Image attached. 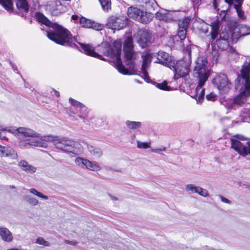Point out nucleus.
<instances>
[{"label":"nucleus","mask_w":250,"mask_h":250,"mask_svg":"<svg viewBox=\"0 0 250 250\" xmlns=\"http://www.w3.org/2000/svg\"><path fill=\"white\" fill-rule=\"evenodd\" d=\"M36 17L39 22L48 27H52L53 29V31L51 30L46 31V35L50 40L62 45L68 46L72 48H78L77 44L78 43L85 54L101 60L106 61V59L101 55L95 52L91 46L78 42L75 37H72L68 30L58 24L51 22L42 13L37 12Z\"/></svg>","instance_id":"nucleus-1"},{"label":"nucleus","mask_w":250,"mask_h":250,"mask_svg":"<svg viewBox=\"0 0 250 250\" xmlns=\"http://www.w3.org/2000/svg\"><path fill=\"white\" fill-rule=\"evenodd\" d=\"M207 63L208 61L206 57L199 56L196 60L193 72L194 77L199 79V83L192 97L200 103L203 101L205 95V90L203 86L209 75V70L207 67Z\"/></svg>","instance_id":"nucleus-2"},{"label":"nucleus","mask_w":250,"mask_h":250,"mask_svg":"<svg viewBox=\"0 0 250 250\" xmlns=\"http://www.w3.org/2000/svg\"><path fill=\"white\" fill-rule=\"evenodd\" d=\"M250 62H246L241 69L242 77L239 82L244 84V89L238 94L234 99L226 101L227 108H233L235 106L241 105L247 102V98L250 95Z\"/></svg>","instance_id":"nucleus-3"},{"label":"nucleus","mask_w":250,"mask_h":250,"mask_svg":"<svg viewBox=\"0 0 250 250\" xmlns=\"http://www.w3.org/2000/svg\"><path fill=\"white\" fill-rule=\"evenodd\" d=\"M122 43L120 41H115L111 46L108 42H102L98 47V51L111 59H115V66L118 71L124 75L128 74V71L123 65L120 58Z\"/></svg>","instance_id":"nucleus-4"},{"label":"nucleus","mask_w":250,"mask_h":250,"mask_svg":"<svg viewBox=\"0 0 250 250\" xmlns=\"http://www.w3.org/2000/svg\"><path fill=\"white\" fill-rule=\"evenodd\" d=\"M41 141L46 143V142H52L56 148L67 153H72L75 155H78L82 152V149L80 144L71 140L59 136L47 135L41 136Z\"/></svg>","instance_id":"nucleus-5"},{"label":"nucleus","mask_w":250,"mask_h":250,"mask_svg":"<svg viewBox=\"0 0 250 250\" xmlns=\"http://www.w3.org/2000/svg\"><path fill=\"white\" fill-rule=\"evenodd\" d=\"M133 42L131 37H127L125 39L123 44V52L125 55V63L128 65L129 68L133 71L137 70V68L135 63V60L138 55L133 50Z\"/></svg>","instance_id":"nucleus-6"},{"label":"nucleus","mask_w":250,"mask_h":250,"mask_svg":"<svg viewBox=\"0 0 250 250\" xmlns=\"http://www.w3.org/2000/svg\"><path fill=\"white\" fill-rule=\"evenodd\" d=\"M128 17L142 23H147L152 21L153 15L146 11H144L137 7H130L128 8Z\"/></svg>","instance_id":"nucleus-7"},{"label":"nucleus","mask_w":250,"mask_h":250,"mask_svg":"<svg viewBox=\"0 0 250 250\" xmlns=\"http://www.w3.org/2000/svg\"><path fill=\"white\" fill-rule=\"evenodd\" d=\"M190 20L191 17L188 16L184 18L182 21H179L178 35L172 36L170 39L174 43H175V42H176L177 44L180 43V45H181V41L186 38L187 28Z\"/></svg>","instance_id":"nucleus-8"},{"label":"nucleus","mask_w":250,"mask_h":250,"mask_svg":"<svg viewBox=\"0 0 250 250\" xmlns=\"http://www.w3.org/2000/svg\"><path fill=\"white\" fill-rule=\"evenodd\" d=\"M190 61L183 60L178 61L175 65L172 64L171 70H174L175 74L174 79L177 80L181 77H186L189 71Z\"/></svg>","instance_id":"nucleus-9"},{"label":"nucleus","mask_w":250,"mask_h":250,"mask_svg":"<svg viewBox=\"0 0 250 250\" xmlns=\"http://www.w3.org/2000/svg\"><path fill=\"white\" fill-rule=\"evenodd\" d=\"M212 82V83L222 93L227 92L229 90L231 85L227 76L222 73L216 75Z\"/></svg>","instance_id":"nucleus-10"},{"label":"nucleus","mask_w":250,"mask_h":250,"mask_svg":"<svg viewBox=\"0 0 250 250\" xmlns=\"http://www.w3.org/2000/svg\"><path fill=\"white\" fill-rule=\"evenodd\" d=\"M241 139L237 136L232 137L231 139V147L243 156L250 155V141L247 143V146H244L240 141Z\"/></svg>","instance_id":"nucleus-11"},{"label":"nucleus","mask_w":250,"mask_h":250,"mask_svg":"<svg viewBox=\"0 0 250 250\" xmlns=\"http://www.w3.org/2000/svg\"><path fill=\"white\" fill-rule=\"evenodd\" d=\"M153 57H154V54L146 52H144L142 55L143 63L141 66V72L143 74V78L147 82H148L149 80L147 69L149 67Z\"/></svg>","instance_id":"nucleus-12"},{"label":"nucleus","mask_w":250,"mask_h":250,"mask_svg":"<svg viewBox=\"0 0 250 250\" xmlns=\"http://www.w3.org/2000/svg\"><path fill=\"white\" fill-rule=\"evenodd\" d=\"M154 57L157 58V60L155 61V62L161 63L169 67L170 69H172L171 66H172V64H175L173 58L167 53L163 51H160L158 53L154 54Z\"/></svg>","instance_id":"nucleus-13"},{"label":"nucleus","mask_w":250,"mask_h":250,"mask_svg":"<svg viewBox=\"0 0 250 250\" xmlns=\"http://www.w3.org/2000/svg\"><path fill=\"white\" fill-rule=\"evenodd\" d=\"M69 102L70 104L75 108L76 113L78 115V117L84 121L88 116L89 112L88 108L83 104L72 98H69Z\"/></svg>","instance_id":"nucleus-14"},{"label":"nucleus","mask_w":250,"mask_h":250,"mask_svg":"<svg viewBox=\"0 0 250 250\" xmlns=\"http://www.w3.org/2000/svg\"><path fill=\"white\" fill-rule=\"evenodd\" d=\"M137 42L142 48L147 46L150 43L151 35L149 31L146 29L139 30L136 35Z\"/></svg>","instance_id":"nucleus-15"},{"label":"nucleus","mask_w":250,"mask_h":250,"mask_svg":"<svg viewBox=\"0 0 250 250\" xmlns=\"http://www.w3.org/2000/svg\"><path fill=\"white\" fill-rule=\"evenodd\" d=\"M125 25V21L123 19L112 16L108 19L106 26L112 30H120L123 28Z\"/></svg>","instance_id":"nucleus-16"},{"label":"nucleus","mask_w":250,"mask_h":250,"mask_svg":"<svg viewBox=\"0 0 250 250\" xmlns=\"http://www.w3.org/2000/svg\"><path fill=\"white\" fill-rule=\"evenodd\" d=\"M8 131L14 134L17 135L21 134L25 137L37 138H40V134L28 128L21 127L17 129H8Z\"/></svg>","instance_id":"nucleus-17"},{"label":"nucleus","mask_w":250,"mask_h":250,"mask_svg":"<svg viewBox=\"0 0 250 250\" xmlns=\"http://www.w3.org/2000/svg\"><path fill=\"white\" fill-rule=\"evenodd\" d=\"M229 33L225 31H222L219 34V38L216 41V44L218 48L222 50H226L229 47Z\"/></svg>","instance_id":"nucleus-18"},{"label":"nucleus","mask_w":250,"mask_h":250,"mask_svg":"<svg viewBox=\"0 0 250 250\" xmlns=\"http://www.w3.org/2000/svg\"><path fill=\"white\" fill-rule=\"evenodd\" d=\"M185 190L191 193H198L203 197L208 196V193L207 189H204L200 187L196 186L194 184H188L185 186Z\"/></svg>","instance_id":"nucleus-19"},{"label":"nucleus","mask_w":250,"mask_h":250,"mask_svg":"<svg viewBox=\"0 0 250 250\" xmlns=\"http://www.w3.org/2000/svg\"><path fill=\"white\" fill-rule=\"evenodd\" d=\"M155 16L158 20L165 21H174L175 18L172 12L165 9H161L155 14Z\"/></svg>","instance_id":"nucleus-20"},{"label":"nucleus","mask_w":250,"mask_h":250,"mask_svg":"<svg viewBox=\"0 0 250 250\" xmlns=\"http://www.w3.org/2000/svg\"><path fill=\"white\" fill-rule=\"evenodd\" d=\"M0 156L17 159L18 154L16 151L10 147L0 146Z\"/></svg>","instance_id":"nucleus-21"},{"label":"nucleus","mask_w":250,"mask_h":250,"mask_svg":"<svg viewBox=\"0 0 250 250\" xmlns=\"http://www.w3.org/2000/svg\"><path fill=\"white\" fill-rule=\"evenodd\" d=\"M79 23L83 27L88 28H92L96 30H100L102 29V25L101 24H97L83 17L80 18Z\"/></svg>","instance_id":"nucleus-22"},{"label":"nucleus","mask_w":250,"mask_h":250,"mask_svg":"<svg viewBox=\"0 0 250 250\" xmlns=\"http://www.w3.org/2000/svg\"><path fill=\"white\" fill-rule=\"evenodd\" d=\"M16 4L19 15L23 16L29 10V5L26 0H16Z\"/></svg>","instance_id":"nucleus-23"},{"label":"nucleus","mask_w":250,"mask_h":250,"mask_svg":"<svg viewBox=\"0 0 250 250\" xmlns=\"http://www.w3.org/2000/svg\"><path fill=\"white\" fill-rule=\"evenodd\" d=\"M61 2L59 1H52L46 6V9L48 10L51 14L57 15L61 13Z\"/></svg>","instance_id":"nucleus-24"},{"label":"nucleus","mask_w":250,"mask_h":250,"mask_svg":"<svg viewBox=\"0 0 250 250\" xmlns=\"http://www.w3.org/2000/svg\"><path fill=\"white\" fill-rule=\"evenodd\" d=\"M19 166L22 170L27 173H33L36 170L35 167L29 165L28 162L25 160H21L19 163Z\"/></svg>","instance_id":"nucleus-25"},{"label":"nucleus","mask_w":250,"mask_h":250,"mask_svg":"<svg viewBox=\"0 0 250 250\" xmlns=\"http://www.w3.org/2000/svg\"><path fill=\"white\" fill-rule=\"evenodd\" d=\"M0 236L4 241L10 242L13 240V236L9 229L6 228H0Z\"/></svg>","instance_id":"nucleus-26"},{"label":"nucleus","mask_w":250,"mask_h":250,"mask_svg":"<svg viewBox=\"0 0 250 250\" xmlns=\"http://www.w3.org/2000/svg\"><path fill=\"white\" fill-rule=\"evenodd\" d=\"M87 149L90 154L95 158H100L103 155L102 150L99 148L88 146Z\"/></svg>","instance_id":"nucleus-27"},{"label":"nucleus","mask_w":250,"mask_h":250,"mask_svg":"<svg viewBox=\"0 0 250 250\" xmlns=\"http://www.w3.org/2000/svg\"><path fill=\"white\" fill-rule=\"evenodd\" d=\"M211 31L210 32L211 38L212 39L214 40L218 36V31L219 28V22L218 21H214L211 23Z\"/></svg>","instance_id":"nucleus-28"},{"label":"nucleus","mask_w":250,"mask_h":250,"mask_svg":"<svg viewBox=\"0 0 250 250\" xmlns=\"http://www.w3.org/2000/svg\"><path fill=\"white\" fill-rule=\"evenodd\" d=\"M28 143V146H33L36 147H40L42 148H47L48 145L47 143H44L40 141H37L35 140H29L27 139Z\"/></svg>","instance_id":"nucleus-29"},{"label":"nucleus","mask_w":250,"mask_h":250,"mask_svg":"<svg viewBox=\"0 0 250 250\" xmlns=\"http://www.w3.org/2000/svg\"><path fill=\"white\" fill-rule=\"evenodd\" d=\"M1 4L7 11L12 12L13 11V4L12 0H0Z\"/></svg>","instance_id":"nucleus-30"},{"label":"nucleus","mask_w":250,"mask_h":250,"mask_svg":"<svg viewBox=\"0 0 250 250\" xmlns=\"http://www.w3.org/2000/svg\"><path fill=\"white\" fill-rule=\"evenodd\" d=\"M86 165L85 168L90 170L97 171L101 169V167L95 162H92L87 160Z\"/></svg>","instance_id":"nucleus-31"},{"label":"nucleus","mask_w":250,"mask_h":250,"mask_svg":"<svg viewBox=\"0 0 250 250\" xmlns=\"http://www.w3.org/2000/svg\"><path fill=\"white\" fill-rule=\"evenodd\" d=\"M125 124L127 127L130 129H138L142 126V123L140 122L126 121Z\"/></svg>","instance_id":"nucleus-32"},{"label":"nucleus","mask_w":250,"mask_h":250,"mask_svg":"<svg viewBox=\"0 0 250 250\" xmlns=\"http://www.w3.org/2000/svg\"><path fill=\"white\" fill-rule=\"evenodd\" d=\"M240 36L250 34V27L242 24L238 28Z\"/></svg>","instance_id":"nucleus-33"},{"label":"nucleus","mask_w":250,"mask_h":250,"mask_svg":"<svg viewBox=\"0 0 250 250\" xmlns=\"http://www.w3.org/2000/svg\"><path fill=\"white\" fill-rule=\"evenodd\" d=\"M87 160L81 157H78L75 160V163L79 167L84 168L86 167Z\"/></svg>","instance_id":"nucleus-34"},{"label":"nucleus","mask_w":250,"mask_h":250,"mask_svg":"<svg viewBox=\"0 0 250 250\" xmlns=\"http://www.w3.org/2000/svg\"><path fill=\"white\" fill-rule=\"evenodd\" d=\"M242 3L243 2H241V3L234 4V7L236 9L238 17L241 19L243 20L245 19V16L244 15V12L241 9Z\"/></svg>","instance_id":"nucleus-35"},{"label":"nucleus","mask_w":250,"mask_h":250,"mask_svg":"<svg viewBox=\"0 0 250 250\" xmlns=\"http://www.w3.org/2000/svg\"><path fill=\"white\" fill-rule=\"evenodd\" d=\"M103 9L105 11H108L111 9L110 0H99Z\"/></svg>","instance_id":"nucleus-36"},{"label":"nucleus","mask_w":250,"mask_h":250,"mask_svg":"<svg viewBox=\"0 0 250 250\" xmlns=\"http://www.w3.org/2000/svg\"><path fill=\"white\" fill-rule=\"evenodd\" d=\"M24 199L30 205L33 206H36L39 204L38 200L36 198L31 197L30 196H26L24 197Z\"/></svg>","instance_id":"nucleus-37"},{"label":"nucleus","mask_w":250,"mask_h":250,"mask_svg":"<svg viewBox=\"0 0 250 250\" xmlns=\"http://www.w3.org/2000/svg\"><path fill=\"white\" fill-rule=\"evenodd\" d=\"M29 191L30 193L36 195L37 196L40 197L44 200H47L48 199V197L47 196L43 195L41 192L37 191L35 188H30L29 189Z\"/></svg>","instance_id":"nucleus-38"},{"label":"nucleus","mask_w":250,"mask_h":250,"mask_svg":"<svg viewBox=\"0 0 250 250\" xmlns=\"http://www.w3.org/2000/svg\"><path fill=\"white\" fill-rule=\"evenodd\" d=\"M137 147L139 148L146 149L150 147V142H142L139 141H137Z\"/></svg>","instance_id":"nucleus-39"},{"label":"nucleus","mask_w":250,"mask_h":250,"mask_svg":"<svg viewBox=\"0 0 250 250\" xmlns=\"http://www.w3.org/2000/svg\"><path fill=\"white\" fill-rule=\"evenodd\" d=\"M36 243L45 247H49L50 246V243L41 237H39L36 239Z\"/></svg>","instance_id":"nucleus-40"},{"label":"nucleus","mask_w":250,"mask_h":250,"mask_svg":"<svg viewBox=\"0 0 250 250\" xmlns=\"http://www.w3.org/2000/svg\"><path fill=\"white\" fill-rule=\"evenodd\" d=\"M156 84V86L160 89L166 91H169L170 90V86L167 85V83L166 82H164L161 83H157Z\"/></svg>","instance_id":"nucleus-41"},{"label":"nucleus","mask_w":250,"mask_h":250,"mask_svg":"<svg viewBox=\"0 0 250 250\" xmlns=\"http://www.w3.org/2000/svg\"><path fill=\"white\" fill-rule=\"evenodd\" d=\"M27 140H21L19 142V146L22 149L28 148L29 147L28 143Z\"/></svg>","instance_id":"nucleus-42"},{"label":"nucleus","mask_w":250,"mask_h":250,"mask_svg":"<svg viewBox=\"0 0 250 250\" xmlns=\"http://www.w3.org/2000/svg\"><path fill=\"white\" fill-rule=\"evenodd\" d=\"M206 98L208 101H214L216 100V95L213 92H211L206 95Z\"/></svg>","instance_id":"nucleus-43"},{"label":"nucleus","mask_w":250,"mask_h":250,"mask_svg":"<svg viewBox=\"0 0 250 250\" xmlns=\"http://www.w3.org/2000/svg\"><path fill=\"white\" fill-rule=\"evenodd\" d=\"M225 1L229 5H231L235 2V4L241 3L243 2V0H225Z\"/></svg>","instance_id":"nucleus-44"},{"label":"nucleus","mask_w":250,"mask_h":250,"mask_svg":"<svg viewBox=\"0 0 250 250\" xmlns=\"http://www.w3.org/2000/svg\"><path fill=\"white\" fill-rule=\"evenodd\" d=\"M150 150L152 152L159 153L161 151H166V147H164L162 148H158V149L151 148Z\"/></svg>","instance_id":"nucleus-45"},{"label":"nucleus","mask_w":250,"mask_h":250,"mask_svg":"<svg viewBox=\"0 0 250 250\" xmlns=\"http://www.w3.org/2000/svg\"><path fill=\"white\" fill-rule=\"evenodd\" d=\"M80 19L79 16L76 15H73L71 17V19L74 21L75 23L79 22Z\"/></svg>","instance_id":"nucleus-46"},{"label":"nucleus","mask_w":250,"mask_h":250,"mask_svg":"<svg viewBox=\"0 0 250 250\" xmlns=\"http://www.w3.org/2000/svg\"><path fill=\"white\" fill-rule=\"evenodd\" d=\"M64 242L65 244H69V245H73V246H75L77 244V242L76 241H69V240H65L64 241Z\"/></svg>","instance_id":"nucleus-47"},{"label":"nucleus","mask_w":250,"mask_h":250,"mask_svg":"<svg viewBox=\"0 0 250 250\" xmlns=\"http://www.w3.org/2000/svg\"><path fill=\"white\" fill-rule=\"evenodd\" d=\"M220 197L221 198V201L225 203H228V204H229L230 203V201L229 200H228V199L226 198L225 197H224L222 196H220Z\"/></svg>","instance_id":"nucleus-48"},{"label":"nucleus","mask_w":250,"mask_h":250,"mask_svg":"<svg viewBox=\"0 0 250 250\" xmlns=\"http://www.w3.org/2000/svg\"><path fill=\"white\" fill-rule=\"evenodd\" d=\"M220 15L222 17V20L224 19L226 15V11L225 10H222L220 12Z\"/></svg>","instance_id":"nucleus-49"},{"label":"nucleus","mask_w":250,"mask_h":250,"mask_svg":"<svg viewBox=\"0 0 250 250\" xmlns=\"http://www.w3.org/2000/svg\"><path fill=\"white\" fill-rule=\"evenodd\" d=\"M53 91H54V94L56 96L59 97L60 96V93L58 91H57V90H55V89H53Z\"/></svg>","instance_id":"nucleus-50"},{"label":"nucleus","mask_w":250,"mask_h":250,"mask_svg":"<svg viewBox=\"0 0 250 250\" xmlns=\"http://www.w3.org/2000/svg\"><path fill=\"white\" fill-rule=\"evenodd\" d=\"M213 5L215 9L217 8V0H213Z\"/></svg>","instance_id":"nucleus-51"},{"label":"nucleus","mask_w":250,"mask_h":250,"mask_svg":"<svg viewBox=\"0 0 250 250\" xmlns=\"http://www.w3.org/2000/svg\"><path fill=\"white\" fill-rule=\"evenodd\" d=\"M229 51L231 53H233V52H234V50L231 47H230V48H229Z\"/></svg>","instance_id":"nucleus-52"},{"label":"nucleus","mask_w":250,"mask_h":250,"mask_svg":"<svg viewBox=\"0 0 250 250\" xmlns=\"http://www.w3.org/2000/svg\"><path fill=\"white\" fill-rule=\"evenodd\" d=\"M7 250H20V249H17V248H14V249H7Z\"/></svg>","instance_id":"nucleus-53"},{"label":"nucleus","mask_w":250,"mask_h":250,"mask_svg":"<svg viewBox=\"0 0 250 250\" xmlns=\"http://www.w3.org/2000/svg\"><path fill=\"white\" fill-rule=\"evenodd\" d=\"M135 82L137 83H141L139 80H135Z\"/></svg>","instance_id":"nucleus-54"},{"label":"nucleus","mask_w":250,"mask_h":250,"mask_svg":"<svg viewBox=\"0 0 250 250\" xmlns=\"http://www.w3.org/2000/svg\"><path fill=\"white\" fill-rule=\"evenodd\" d=\"M112 199L113 200H116L117 198L116 197H112Z\"/></svg>","instance_id":"nucleus-55"},{"label":"nucleus","mask_w":250,"mask_h":250,"mask_svg":"<svg viewBox=\"0 0 250 250\" xmlns=\"http://www.w3.org/2000/svg\"><path fill=\"white\" fill-rule=\"evenodd\" d=\"M10 187H11V188H15V186H10Z\"/></svg>","instance_id":"nucleus-56"},{"label":"nucleus","mask_w":250,"mask_h":250,"mask_svg":"<svg viewBox=\"0 0 250 250\" xmlns=\"http://www.w3.org/2000/svg\"><path fill=\"white\" fill-rule=\"evenodd\" d=\"M237 29V28H234V30H236Z\"/></svg>","instance_id":"nucleus-57"},{"label":"nucleus","mask_w":250,"mask_h":250,"mask_svg":"<svg viewBox=\"0 0 250 250\" xmlns=\"http://www.w3.org/2000/svg\"><path fill=\"white\" fill-rule=\"evenodd\" d=\"M249 188H250V187Z\"/></svg>","instance_id":"nucleus-58"}]
</instances>
